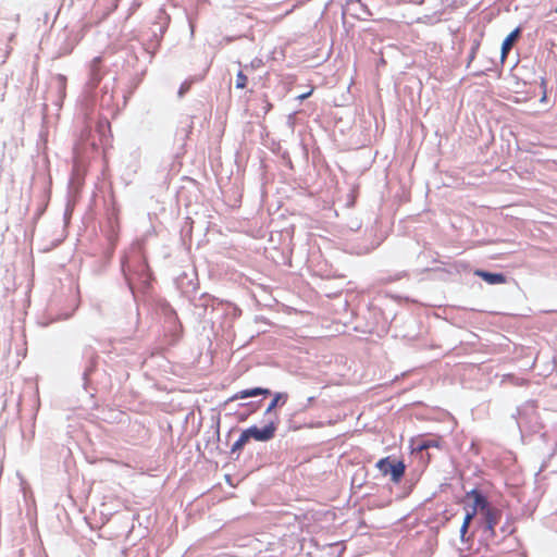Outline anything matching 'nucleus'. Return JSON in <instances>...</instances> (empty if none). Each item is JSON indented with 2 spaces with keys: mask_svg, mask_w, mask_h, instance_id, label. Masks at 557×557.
I'll return each instance as SVG.
<instances>
[{
  "mask_svg": "<svg viewBox=\"0 0 557 557\" xmlns=\"http://www.w3.org/2000/svg\"><path fill=\"white\" fill-rule=\"evenodd\" d=\"M466 497L473 499L471 508H475V515L478 512L482 515L485 523V531L488 532L491 536H495V527L500 521L502 510L492 506L478 490L468 492Z\"/></svg>",
  "mask_w": 557,
  "mask_h": 557,
  "instance_id": "obj_1",
  "label": "nucleus"
},
{
  "mask_svg": "<svg viewBox=\"0 0 557 557\" xmlns=\"http://www.w3.org/2000/svg\"><path fill=\"white\" fill-rule=\"evenodd\" d=\"M277 430V422L271 421L264 428L259 429L257 426H251L248 429L251 438L258 442H268L275 436V432Z\"/></svg>",
  "mask_w": 557,
  "mask_h": 557,
  "instance_id": "obj_3",
  "label": "nucleus"
},
{
  "mask_svg": "<svg viewBox=\"0 0 557 557\" xmlns=\"http://www.w3.org/2000/svg\"><path fill=\"white\" fill-rule=\"evenodd\" d=\"M376 468L383 475H389L392 482L399 483L405 474L406 466L401 460L385 457L376 462Z\"/></svg>",
  "mask_w": 557,
  "mask_h": 557,
  "instance_id": "obj_2",
  "label": "nucleus"
},
{
  "mask_svg": "<svg viewBox=\"0 0 557 557\" xmlns=\"http://www.w3.org/2000/svg\"><path fill=\"white\" fill-rule=\"evenodd\" d=\"M474 516H475V508H471V510H467V513L465 516L463 522H462L461 528H460V535H461L462 539L466 535V533H467V531H468V529L470 527V523L473 520Z\"/></svg>",
  "mask_w": 557,
  "mask_h": 557,
  "instance_id": "obj_9",
  "label": "nucleus"
},
{
  "mask_svg": "<svg viewBox=\"0 0 557 557\" xmlns=\"http://www.w3.org/2000/svg\"><path fill=\"white\" fill-rule=\"evenodd\" d=\"M313 89L309 90L308 92H302V95L298 96V99L305 100L312 94Z\"/></svg>",
  "mask_w": 557,
  "mask_h": 557,
  "instance_id": "obj_13",
  "label": "nucleus"
},
{
  "mask_svg": "<svg viewBox=\"0 0 557 557\" xmlns=\"http://www.w3.org/2000/svg\"><path fill=\"white\" fill-rule=\"evenodd\" d=\"M474 274L491 285L506 283V276L502 273H491L483 270H476Z\"/></svg>",
  "mask_w": 557,
  "mask_h": 557,
  "instance_id": "obj_4",
  "label": "nucleus"
},
{
  "mask_svg": "<svg viewBox=\"0 0 557 557\" xmlns=\"http://www.w3.org/2000/svg\"><path fill=\"white\" fill-rule=\"evenodd\" d=\"M251 440L248 429L244 430L238 440L233 444L232 451L242 450L244 446Z\"/></svg>",
  "mask_w": 557,
  "mask_h": 557,
  "instance_id": "obj_7",
  "label": "nucleus"
},
{
  "mask_svg": "<svg viewBox=\"0 0 557 557\" xmlns=\"http://www.w3.org/2000/svg\"><path fill=\"white\" fill-rule=\"evenodd\" d=\"M269 394H270V391L268 388L255 387V388L239 391L238 393L235 394V396L233 398L234 399H244V398H248V397H255V396H259V395H269Z\"/></svg>",
  "mask_w": 557,
  "mask_h": 557,
  "instance_id": "obj_6",
  "label": "nucleus"
},
{
  "mask_svg": "<svg viewBox=\"0 0 557 557\" xmlns=\"http://www.w3.org/2000/svg\"><path fill=\"white\" fill-rule=\"evenodd\" d=\"M287 400V394L276 393L272 401L269 404L265 413H270L274 410L278 405H284Z\"/></svg>",
  "mask_w": 557,
  "mask_h": 557,
  "instance_id": "obj_8",
  "label": "nucleus"
},
{
  "mask_svg": "<svg viewBox=\"0 0 557 557\" xmlns=\"http://www.w3.org/2000/svg\"><path fill=\"white\" fill-rule=\"evenodd\" d=\"M190 87H191V82H187V81L184 82L178 89V96L183 97L190 89Z\"/></svg>",
  "mask_w": 557,
  "mask_h": 557,
  "instance_id": "obj_12",
  "label": "nucleus"
},
{
  "mask_svg": "<svg viewBox=\"0 0 557 557\" xmlns=\"http://www.w3.org/2000/svg\"><path fill=\"white\" fill-rule=\"evenodd\" d=\"M430 447H440V440H422L417 449L419 451L429 449Z\"/></svg>",
  "mask_w": 557,
  "mask_h": 557,
  "instance_id": "obj_10",
  "label": "nucleus"
},
{
  "mask_svg": "<svg viewBox=\"0 0 557 557\" xmlns=\"http://www.w3.org/2000/svg\"><path fill=\"white\" fill-rule=\"evenodd\" d=\"M519 35H520V28H516L503 41V45H502V60L503 61L507 58L509 51L511 50V48H512L513 44L516 42V40L518 39Z\"/></svg>",
  "mask_w": 557,
  "mask_h": 557,
  "instance_id": "obj_5",
  "label": "nucleus"
},
{
  "mask_svg": "<svg viewBox=\"0 0 557 557\" xmlns=\"http://www.w3.org/2000/svg\"><path fill=\"white\" fill-rule=\"evenodd\" d=\"M247 76L242 71H239L236 75V88L244 89L247 86Z\"/></svg>",
  "mask_w": 557,
  "mask_h": 557,
  "instance_id": "obj_11",
  "label": "nucleus"
}]
</instances>
